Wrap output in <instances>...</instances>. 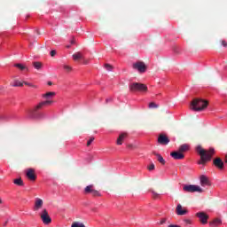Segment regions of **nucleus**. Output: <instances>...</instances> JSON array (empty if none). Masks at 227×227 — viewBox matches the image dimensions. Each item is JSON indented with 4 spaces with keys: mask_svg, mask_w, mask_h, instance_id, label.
I'll list each match as a JSON object with an SVG mask.
<instances>
[{
    "mask_svg": "<svg viewBox=\"0 0 227 227\" xmlns=\"http://www.w3.org/2000/svg\"><path fill=\"white\" fill-rule=\"evenodd\" d=\"M196 150L199 155H200L199 164L202 165L207 164V160H212V155L215 153V150H214V148H210L208 151H207L201 148V145L197 146Z\"/></svg>",
    "mask_w": 227,
    "mask_h": 227,
    "instance_id": "nucleus-1",
    "label": "nucleus"
},
{
    "mask_svg": "<svg viewBox=\"0 0 227 227\" xmlns=\"http://www.w3.org/2000/svg\"><path fill=\"white\" fill-rule=\"evenodd\" d=\"M190 107L192 111L200 113L205 111V109L208 107V101L201 98H195L192 101Z\"/></svg>",
    "mask_w": 227,
    "mask_h": 227,
    "instance_id": "nucleus-2",
    "label": "nucleus"
},
{
    "mask_svg": "<svg viewBox=\"0 0 227 227\" xmlns=\"http://www.w3.org/2000/svg\"><path fill=\"white\" fill-rule=\"evenodd\" d=\"M129 90L132 92L148 91V87L146 85H145L144 83L133 82V83L129 84Z\"/></svg>",
    "mask_w": 227,
    "mask_h": 227,
    "instance_id": "nucleus-3",
    "label": "nucleus"
},
{
    "mask_svg": "<svg viewBox=\"0 0 227 227\" xmlns=\"http://www.w3.org/2000/svg\"><path fill=\"white\" fill-rule=\"evenodd\" d=\"M183 190L185 192H203V189H201V187L195 184H185L183 187Z\"/></svg>",
    "mask_w": 227,
    "mask_h": 227,
    "instance_id": "nucleus-4",
    "label": "nucleus"
},
{
    "mask_svg": "<svg viewBox=\"0 0 227 227\" xmlns=\"http://www.w3.org/2000/svg\"><path fill=\"white\" fill-rule=\"evenodd\" d=\"M134 70H137L140 74H145L146 72V64L143 61H137L132 65Z\"/></svg>",
    "mask_w": 227,
    "mask_h": 227,
    "instance_id": "nucleus-5",
    "label": "nucleus"
},
{
    "mask_svg": "<svg viewBox=\"0 0 227 227\" xmlns=\"http://www.w3.org/2000/svg\"><path fill=\"white\" fill-rule=\"evenodd\" d=\"M51 104H52L51 100H46V101H43V102L39 103L32 110L29 111L30 116H35V113H36V111H38V109H42V107H43V106H49Z\"/></svg>",
    "mask_w": 227,
    "mask_h": 227,
    "instance_id": "nucleus-6",
    "label": "nucleus"
},
{
    "mask_svg": "<svg viewBox=\"0 0 227 227\" xmlns=\"http://www.w3.org/2000/svg\"><path fill=\"white\" fill-rule=\"evenodd\" d=\"M41 219L43 224H51V223H52V219L51 218V216H49V213L47 212V209H43L42 211Z\"/></svg>",
    "mask_w": 227,
    "mask_h": 227,
    "instance_id": "nucleus-7",
    "label": "nucleus"
},
{
    "mask_svg": "<svg viewBox=\"0 0 227 227\" xmlns=\"http://www.w3.org/2000/svg\"><path fill=\"white\" fill-rule=\"evenodd\" d=\"M200 185L201 187H210L212 184L210 183V179L205 175H201L200 176Z\"/></svg>",
    "mask_w": 227,
    "mask_h": 227,
    "instance_id": "nucleus-8",
    "label": "nucleus"
},
{
    "mask_svg": "<svg viewBox=\"0 0 227 227\" xmlns=\"http://www.w3.org/2000/svg\"><path fill=\"white\" fill-rule=\"evenodd\" d=\"M196 216L199 217L201 224H207L208 223V215L205 212H198L196 213Z\"/></svg>",
    "mask_w": 227,
    "mask_h": 227,
    "instance_id": "nucleus-9",
    "label": "nucleus"
},
{
    "mask_svg": "<svg viewBox=\"0 0 227 227\" xmlns=\"http://www.w3.org/2000/svg\"><path fill=\"white\" fill-rule=\"evenodd\" d=\"M158 143L159 145H169V137L164 134H160L158 137Z\"/></svg>",
    "mask_w": 227,
    "mask_h": 227,
    "instance_id": "nucleus-10",
    "label": "nucleus"
},
{
    "mask_svg": "<svg viewBox=\"0 0 227 227\" xmlns=\"http://www.w3.org/2000/svg\"><path fill=\"white\" fill-rule=\"evenodd\" d=\"M27 178L31 182L36 180V174H35V168H27L26 171Z\"/></svg>",
    "mask_w": 227,
    "mask_h": 227,
    "instance_id": "nucleus-11",
    "label": "nucleus"
},
{
    "mask_svg": "<svg viewBox=\"0 0 227 227\" xmlns=\"http://www.w3.org/2000/svg\"><path fill=\"white\" fill-rule=\"evenodd\" d=\"M170 156L172 159H175V160H182V159H184L185 155L180 152H172L170 153Z\"/></svg>",
    "mask_w": 227,
    "mask_h": 227,
    "instance_id": "nucleus-12",
    "label": "nucleus"
},
{
    "mask_svg": "<svg viewBox=\"0 0 227 227\" xmlns=\"http://www.w3.org/2000/svg\"><path fill=\"white\" fill-rule=\"evenodd\" d=\"M213 164L217 168V169H224V161H223L221 158H215L213 160Z\"/></svg>",
    "mask_w": 227,
    "mask_h": 227,
    "instance_id": "nucleus-13",
    "label": "nucleus"
},
{
    "mask_svg": "<svg viewBox=\"0 0 227 227\" xmlns=\"http://www.w3.org/2000/svg\"><path fill=\"white\" fill-rule=\"evenodd\" d=\"M187 212V209L183 207L182 204H178L176 207V214H177V215H185Z\"/></svg>",
    "mask_w": 227,
    "mask_h": 227,
    "instance_id": "nucleus-14",
    "label": "nucleus"
},
{
    "mask_svg": "<svg viewBox=\"0 0 227 227\" xmlns=\"http://www.w3.org/2000/svg\"><path fill=\"white\" fill-rule=\"evenodd\" d=\"M42 207H43V200L40 198L35 199V202L34 206L35 212H38V210H40Z\"/></svg>",
    "mask_w": 227,
    "mask_h": 227,
    "instance_id": "nucleus-15",
    "label": "nucleus"
},
{
    "mask_svg": "<svg viewBox=\"0 0 227 227\" xmlns=\"http://www.w3.org/2000/svg\"><path fill=\"white\" fill-rule=\"evenodd\" d=\"M94 187L95 186L93 184H90V185L86 186L84 189V194H91L95 190Z\"/></svg>",
    "mask_w": 227,
    "mask_h": 227,
    "instance_id": "nucleus-16",
    "label": "nucleus"
},
{
    "mask_svg": "<svg viewBox=\"0 0 227 227\" xmlns=\"http://www.w3.org/2000/svg\"><path fill=\"white\" fill-rule=\"evenodd\" d=\"M125 137H127V133L121 134L117 138V145H123V139H125Z\"/></svg>",
    "mask_w": 227,
    "mask_h": 227,
    "instance_id": "nucleus-17",
    "label": "nucleus"
},
{
    "mask_svg": "<svg viewBox=\"0 0 227 227\" xmlns=\"http://www.w3.org/2000/svg\"><path fill=\"white\" fill-rule=\"evenodd\" d=\"M14 67H16V68H19V70H21L22 72L26 71L28 72L29 68H27V67L24 66L23 64H15Z\"/></svg>",
    "mask_w": 227,
    "mask_h": 227,
    "instance_id": "nucleus-18",
    "label": "nucleus"
},
{
    "mask_svg": "<svg viewBox=\"0 0 227 227\" xmlns=\"http://www.w3.org/2000/svg\"><path fill=\"white\" fill-rule=\"evenodd\" d=\"M223 222H221V219L215 218L212 222L209 223L210 226L212 227H217L219 224H221Z\"/></svg>",
    "mask_w": 227,
    "mask_h": 227,
    "instance_id": "nucleus-19",
    "label": "nucleus"
},
{
    "mask_svg": "<svg viewBox=\"0 0 227 227\" xmlns=\"http://www.w3.org/2000/svg\"><path fill=\"white\" fill-rule=\"evenodd\" d=\"M73 59L74 61H79V59H82V53L81 51H78L73 54Z\"/></svg>",
    "mask_w": 227,
    "mask_h": 227,
    "instance_id": "nucleus-20",
    "label": "nucleus"
},
{
    "mask_svg": "<svg viewBox=\"0 0 227 227\" xmlns=\"http://www.w3.org/2000/svg\"><path fill=\"white\" fill-rule=\"evenodd\" d=\"M154 155L157 157V160H159L160 164H162L163 166L164 164H166V160H164L162 155H160V153H154Z\"/></svg>",
    "mask_w": 227,
    "mask_h": 227,
    "instance_id": "nucleus-21",
    "label": "nucleus"
},
{
    "mask_svg": "<svg viewBox=\"0 0 227 227\" xmlns=\"http://www.w3.org/2000/svg\"><path fill=\"white\" fill-rule=\"evenodd\" d=\"M187 150H189V145H187V144L182 145L179 147V152L181 153H184V152H187Z\"/></svg>",
    "mask_w": 227,
    "mask_h": 227,
    "instance_id": "nucleus-22",
    "label": "nucleus"
},
{
    "mask_svg": "<svg viewBox=\"0 0 227 227\" xmlns=\"http://www.w3.org/2000/svg\"><path fill=\"white\" fill-rule=\"evenodd\" d=\"M13 184H15V185L22 186L24 185V181H22V178H17L13 180Z\"/></svg>",
    "mask_w": 227,
    "mask_h": 227,
    "instance_id": "nucleus-23",
    "label": "nucleus"
},
{
    "mask_svg": "<svg viewBox=\"0 0 227 227\" xmlns=\"http://www.w3.org/2000/svg\"><path fill=\"white\" fill-rule=\"evenodd\" d=\"M33 67L35 68V70H41L43 64L42 62H33Z\"/></svg>",
    "mask_w": 227,
    "mask_h": 227,
    "instance_id": "nucleus-24",
    "label": "nucleus"
},
{
    "mask_svg": "<svg viewBox=\"0 0 227 227\" xmlns=\"http://www.w3.org/2000/svg\"><path fill=\"white\" fill-rule=\"evenodd\" d=\"M12 86H13L14 88L22 87V86H24V82H21L16 80V81H14V83L12 84Z\"/></svg>",
    "mask_w": 227,
    "mask_h": 227,
    "instance_id": "nucleus-25",
    "label": "nucleus"
},
{
    "mask_svg": "<svg viewBox=\"0 0 227 227\" xmlns=\"http://www.w3.org/2000/svg\"><path fill=\"white\" fill-rule=\"evenodd\" d=\"M149 109H157L159 108V105H157L155 102H151L148 105Z\"/></svg>",
    "mask_w": 227,
    "mask_h": 227,
    "instance_id": "nucleus-26",
    "label": "nucleus"
},
{
    "mask_svg": "<svg viewBox=\"0 0 227 227\" xmlns=\"http://www.w3.org/2000/svg\"><path fill=\"white\" fill-rule=\"evenodd\" d=\"M56 95V92H47L45 94H43V98H51V97H54Z\"/></svg>",
    "mask_w": 227,
    "mask_h": 227,
    "instance_id": "nucleus-27",
    "label": "nucleus"
},
{
    "mask_svg": "<svg viewBox=\"0 0 227 227\" xmlns=\"http://www.w3.org/2000/svg\"><path fill=\"white\" fill-rule=\"evenodd\" d=\"M25 86H28L29 88H34L35 90H36L38 88L37 85L31 83V82H24Z\"/></svg>",
    "mask_w": 227,
    "mask_h": 227,
    "instance_id": "nucleus-28",
    "label": "nucleus"
},
{
    "mask_svg": "<svg viewBox=\"0 0 227 227\" xmlns=\"http://www.w3.org/2000/svg\"><path fill=\"white\" fill-rule=\"evenodd\" d=\"M90 194H91V196H94V197L101 196L100 192L97 190H94Z\"/></svg>",
    "mask_w": 227,
    "mask_h": 227,
    "instance_id": "nucleus-29",
    "label": "nucleus"
},
{
    "mask_svg": "<svg viewBox=\"0 0 227 227\" xmlns=\"http://www.w3.org/2000/svg\"><path fill=\"white\" fill-rule=\"evenodd\" d=\"M64 70H66V72L67 73H70L72 71V67L68 65H64Z\"/></svg>",
    "mask_w": 227,
    "mask_h": 227,
    "instance_id": "nucleus-30",
    "label": "nucleus"
},
{
    "mask_svg": "<svg viewBox=\"0 0 227 227\" xmlns=\"http://www.w3.org/2000/svg\"><path fill=\"white\" fill-rule=\"evenodd\" d=\"M105 68L108 71L111 72V70H113V66L109 65V64H106L105 65Z\"/></svg>",
    "mask_w": 227,
    "mask_h": 227,
    "instance_id": "nucleus-31",
    "label": "nucleus"
},
{
    "mask_svg": "<svg viewBox=\"0 0 227 227\" xmlns=\"http://www.w3.org/2000/svg\"><path fill=\"white\" fill-rule=\"evenodd\" d=\"M93 141H95V137H91L87 142V146H90Z\"/></svg>",
    "mask_w": 227,
    "mask_h": 227,
    "instance_id": "nucleus-32",
    "label": "nucleus"
},
{
    "mask_svg": "<svg viewBox=\"0 0 227 227\" xmlns=\"http://www.w3.org/2000/svg\"><path fill=\"white\" fill-rule=\"evenodd\" d=\"M152 193H153V198H154V200L159 198V196H160V194L157 193L155 191H152Z\"/></svg>",
    "mask_w": 227,
    "mask_h": 227,
    "instance_id": "nucleus-33",
    "label": "nucleus"
},
{
    "mask_svg": "<svg viewBox=\"0 0 227 227\" xmlns=\"http://www.w3.org/2000/svg\"><path fill=\"white\" fill-rule=\"evenodd\" d=\"M153 169H155V165L153 163H152L149 167H148V170L149 171H153Z\"/></svg>",
    "mask_w": 227,
    "mask_h": 227,
    "instance_id": "nucleus-34",
    "label": "nucleus"
},
{
    "mask_svg": "<svg viewBox=\"0 0 227 227\" xmlns=\"http://www.w3.org/2000/svg\"><path fill=\"white\" fill-rule=\"evenodd\" d=\"M168 221V218H161L160 221V224H164Z\"/></svg>",
    "mask_w": 227,
    "mask_h": 227,
    "instance_id": "nucleus-35",
    "label": "nucleus"
},
{
    "mask_svg": "<svg viewBox=\"0 0 227 227\" xmlns=\"http://www.w3.org/2000/svg\"><path fill=\"white\" fill-rule=\"evenodd\" d=\"M51 58H54V56H56V51L55 50H52L51 51Z\"/></svg>",
    "mask_w": 227,
    "mask_h": 227,
    "instance_id": "nucleus-36",
    "label": "nucleus"
},
{
    "mask_svg": "<svg viewBox=\"0 0 227 227\" xmlns=\"http://www.w3.org/2000/svg\"><path fill=\"white\" fill-rule=\"evenodd\" d=\"M222 45H223V47H227V42L223 40L222 41Z\"/></svg>",
    "mask_w": 227,
    "mask_h": 227,
    "instance_id": "nucleus-37",
    "label": "nucleus"
},
{
    "mask_svg": "<svg viewBox=\"0 0 227 227\" xmlns=\"http://www.w3.org/2000/svg\"><path fill=\"white\" fill-rule=\"evenodd\" d=\"M168 227H182V226L176 225V224H170V225H168Z\"/></svg>",
    "mask_w": 227,
    "mask_h": 227,
    "instance_id": "nucleus-38",
    "label": "nucleus"
},
{
    "mask_svg": "<svg viewBox=\"0 0 227 227\" xmlns=\"http://www.w3.org/2000/svg\"><path fill=\"white\" fill-rule=\"evenodd\" d=\"M3 90H4V87L0 86V93H1V91H3Z\"/></svg>",
    "mask_w": 227,
    "mask_h": 227,
    "instance_id": "nucleus-39",
    "label": "nucleus"
},
{
    "mask_svg": "<svg viewBox=\"0 0 227 227\" xmlns=\"http://www.w3.org/2000/svg\"><path fill=\"white\" fill-rule=\"evenodd\" d=\"M74 43H75V41L73 39L71 40V44L74 45Z\"/></svg>",
    "mask_w": 227,
    "mask_h": 227,
    "instance_id": "nucleus-40",
    "label": "nucleus"
},
{
    "mask_svg": "<svg viewBox=\"0 0 227 227\" xmlns=\"http://www.w3.org/2000/svg\"><path fill=\"white\" fill-rule=\"evenodd\" d=\"M48 86H52V82H48Z\"/></svg>",
    "mask_w": 227,
    "mask_h": 227,
    "instance_id": "nucleus-41",
    "label": "nucleus"
},
{
    "mask_svg": "<svg viewBox=\"0 0 227 227\" xmlns=\"http://www.w3.org/2000/svg\"><path fill=\"white\" fill-rule=\"evenodd\" d=\"M186 223H187L188 224H191V220H186Z\"/></svg>",
    "mask_w": 227,
    "mask_h": 227,
    "instance_id": "nucleus-42",
    "label": "nucleus"
},
{
    "mask_svg": "<svg viewBox=\"0 0 227 227\" xmlns=\"http://www.w3.org/2000/svg\"><path fill=\"white\" fill-rule=\"evenodd\" d=\"M1 204H3V200H1V198H0V205H1Z\"/></svg>",
    "mask_w": 227,
    "mask_h": 227,
    "instance_id": "nucleus-43",
    "label": "nucleus"
},
{
    "mask_svg": "<svg viewBox=\"0 0 227 227\" xmlns=\"http://www.w3.org/2000/svg\"><path fill=\"white\" fill-rule=\"evenodd\" d=\"M36 33H37V35H40V31L39 30H36Z\"/></svg>",
    "mask_w": 227,
    "mask_h": 227,
    "instance_id": "nucleus-44",
    "label": "nucleus"
},
{
    "mask_svg": "<svg viewBox=\"0 0 227 227\" xmlns=\"http://www.w3.org/2000/svg\"><path fill=\"white\" fill-rule=\"evenodd\" d=\"M67 49H70V45H67Z\"/></svg>",
    "mask_w": 227,
    "mask_h": 227,
    "instance_id": "nucleus-45",
    "label": "nucleus"
},
{
    "mask_svg": "<svg viewBox=\"0 0 227 227\" xmlns=\"http://www.w3.org/2000/svg\"><path fill=\"white\" fill-rule=\"evenodd\" d=\"M3 119V117L2 116H0V120H2Z\"/></svg>",
    "mask_w": 227,
    "mask_h": 227,
    "instance_id": "nucleus-46",
    "label": "nucleus"
}]
</instances>
